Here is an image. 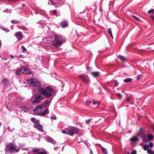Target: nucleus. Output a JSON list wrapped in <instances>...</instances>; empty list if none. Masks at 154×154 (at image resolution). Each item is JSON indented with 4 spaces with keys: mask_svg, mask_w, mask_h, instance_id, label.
<instances>
[{
    "mask_svg": "<svg viewBox=\"0 0 154 154\" xmlns=\"http://www.w3.org/2000/svg\"><path fill=\"white\" fill-rule=\"evenodd\" d=\"M38 90L40 94L47 98H52V99L54 97L55 90L51 86H48L44 88L40 87Z\"/></svg>",
    "mask_w": 154,
    "mask_h": 154,
    "instance_id": "1",
    "label": "nucleus"
},
{
    "mask_svg": "<svg viewBox=\"0 0 154 154\" xmlns=\"http://www.w3.org/2000/svg\"><path fill=\"white\" fill-rule=\"evenodd\" d=\"M20 149V147L13 143H9L5 147L6 152L8 151L10 154L18 152Z\"/></svg>",
    "mask_w": 154,
    "mask_h": 154,
    "instance_id": "2",
    "label": "nucleus"
},
{
    "mask_svg": "<svg viewBox=\"0 0 154 154\" xmlns=\"http://www.w3.org/2000/svg\"><path fill=\"white\" fill-rule=\"evenodd\" d=\"M79 131V129L75 127L69 126L62 130V132L63 134H65L73 136L75 134H77Z\"/></svg>",
    "mask_w": 154,
    "mask_h": 154,
    "instance_id": "3",
    "label": "nucleus"
},
{
    "mask_svg": "<svg viewBox=\"0 0 154 154\" xmlns=\"http://www.w3.org/2000/svg\"><path fill=\"white\" fill-rule=\"evenodd\" d=\"M54 38L55 40L53 44L57 48L63 45L66 41L65 38L61 36L55 35Z\"/></svg>",
    "mask_w": 154,
    "mask_h": 154,
    "instance_id": "4",
    "label": "nucleus"
},
{
    "mask_svg": "<svg viewBox=\"0 0 154 154\" xmlns=\"http://www.w3.org/2000/svg\"><path fill=\"white\" fill-rule=\"evenodd\" d=\"M31 86L33 87H38L41 85V82L38 79H31L27 80Z\"/></svg>",
    "mask_w": 154,
    "mask_h": 154,
    "instance_id": "5",
    "label": "nucleus"
},
{
    "mask_svg": "<svg viewBox=\"0 0 154 154\" xmlns=\"http://www.w3.org/2000/svg\"><path fill=\"white\" fill-rule=\"evenodd\" d=\"M146 132V131L143 130L141 128H140L139 132L137 134V135L141 137L144 142H148V140Z\"/></svg>",
    "mask_w": 154,
    "mask_h": 154,
    "instance_id": "6",
    "label": "nucleus"
},
{
    "mask_svg": "<svg viewBox=\"0 0 154 154\" xmlns=\"http://www.w3.org/2000/svg\"><path fill=\"white\" fill-rule=\"evenodd\" d=\"M34 98V99L31 100V102L33 104L40 103L41 101L43 100L44 97L40 94L35 95Z\"/></svg>",
    "mask_w": 154,
    "mask_h": 154,
    "instance_id": "7",
    "label": "nucleus"
},
{
    "mask_svg": "<svg viewBox=\"0 0 154 154\" xmlns=\"http://www.w3.org/2000/svg\"><path fill=\"white\" fill-rule=\"evenodd\" d=\"M20 71L21 73L23 74L30 75L32 72L29 69L28 67H26L25 66H22L20 68Z\"/></svg>",
    "mask_w": 154,
    "mask_h": 154,
    "instance_id": "8",
    "label": "nucleus"
},
{
    "mask_svg": "<svg viewBox=\"0 0 154 154\" xmlns=\"http://www.w3.org/2000/svg\"><path fill=\"white\" fill-rule=\"evenodd\" d=\"M43 108L41 105H38L34 109L33 111L37 115L40 116V114L42 113Z\"/></svg>",
    "mask_w": 154,
    "mask_h": 154,
    "instance_id": "9",
    "label": "nucleus"
},
{
    "mask_svg": "<svg viewBox=\"0 0 154 154\" xmlns=\"http://www.w3.org/2000/svg\"><path fill=\"white\" fill-rule=\"evenodd\" d=\"M79 77L81 78L83 82L86 83H88L89 82L90 80L87 75L82 74L79 75Z\"/></svg>",
    "mask_w": 154,
    "mask_h": 154,
    "instance_id": "10",
    "label": "nucleus"
},
{
    "mask_svg": "<svg viewBox=\"0 0 154 154\" xmlns=\"http://www.w3.org/2000/svg\"><path fill=\"white\" fill-rule=\"evenodd\" d=\"M35 128H37L38 130L41 132L43 131V126L39 123L35 124L34 125Z\"/></svg>",
    "mask_w": 154,
    "mask_h": 154,
    "instance_id": "11",
    "label": "nucleus"
},
{
    "mask_svg": "<svg viewBox=\"0 0 154 154\" xmlns=\"http://www.w3.org/2000/svg\"><path fill=\"white\" fill-rule=\"evenodd\" d=\"M2 82L3 84L6 87H8L10 85L8 80L5 78L2 81Z\"/></svg>",
    "mask_w": 154,
    "mask_h": 154,
    "instance_id": "12",
    "label": "nucleus"
},
{
    "mask_svg": "<svg viewBox=\"0 0 154 154\" xmlns=\"http://www.w3.org/2000/svg\"><path fill=\"white\" fill-rule=\"evenodd\" d=\"M17 38L20 40H21L22 38V34L21 32H18L15 33Z\"/></svg>",
    "mask_w": 154,
    "mask_h": 154,
    "instance_id": "13",
    "label": "nucleus"
},
{
    "mask_svg": "<svg viewBox=\"0 0 154 154\" xmlns=\"http://www.w3.org/2000/svg\"><path fill=\"white\" fill-rule=\"evenodd\" d=\"M46 140L54 144V145L56 143L55 141L52 138L50 137L49 136H47Z\"/></svg>",
    "mask_w": 154,
    "mask_h": 154,
    "instance_id": "14",
    "label": "nucleus"
},
{
    "mask_svg": "<svg viewBox=\"0 0 154 154\" xmlns=\"http://www.w3.org/2000/svg\"><path fill=\"white\" fill-rule=\"evenodd\" d=\"M51 100V99L50 100H47L41 105L43 108L45 107L48 105H49L50 104Z\"/></svg>",
    "mask_w": 154,
    "mask_h": 154,
    "instance_id": "15",
    "label": "nucleus"
},
{
    "mask_svg": "<svg viewBox=\"0 0 154 154\" xmlns=\"http://www.w3.org/2000/svg\"><path fill=\"white\" fill-rule=\"evenodd\" d=\"M49 2H48V4L50 5H53L55 7V8H57L60 5L58 4L57 2L56 3H54L53 1L52 0H48Z\"/></svg>",
    "mask_w": 154,
    "mask_h": 154,
    "instance_id": "16",
    "label": "nucleus"
},
{
    "mask_svg": "<svg viewBox=\"0 0 154 154\" xmlns=\"http://www.w3.org/2000/svg\"><path fill=\"white\" fill-rule=\"evenodd\" d=\"M49 112V111L48 108H46L45 109L44 111L43 112H42L41 114H40V116H44L48 114Z\"/></svg>",
    "mask_w": 154,
    "mask_h": 154,
    "instance_id": "17",
    "label": "nucleus"
},
{
    "mask_svg": "<svg viewBox=\"0 0 154 154\" xmlns=\"http://www.w3.org/2000/svg\"><path fill=\"white\" fill-rule=\"evenodd\" d=\"M31 121L33 123L36 124L39 123V120L38 119H36L35 118H32L31 119Z\"/></svg>",
    "mask_w": 154,
    "mask_h": 154,
    "instance_id": "18",
    "label": "nucleus"
},
{
    "mask_svg": "<svg viewBox=\"0 0 154 154\" xmlns=\"http://www.w3.org/2000/svg\"><path fill=\"white\" fill-rule=\"evenodd\" d=\"M67 26V22L65 20H64L61 22V26L63 28H65Z\"/></svg>",
    "mask_w": 154,
    "mask_h": 154,
    "instance_id": "19",
    "label": "nucleus"
},
{
    "mask_svg": "<svg viewBox=\"0 0 154 154\" xmlns=\"http://www.w3.org/2000/svg\"><path fill=\"white\" fill-rule=\"evenodd\" d=\"M91 74L94 77H96L98 76L100 73L98 72H93L91 73Z\"/></svg>",
    "mask_w": 154,
    "mask_h": 154,
    "instance_id": "20",
    "label": "nucleus"
},
{
    "mask_svg": "<svg viewBox=\"0 0 154 154\" xmlns=\"http://www.w3.org/2000/svg\"><path fill=\"white\" fill-rule=\"evenodd\" d=\"M119 58L122 61L125 62L127 61V60L125 57L121 55H119L118 56Z\"/></svg>",
    "mask_w": 154,
    "mask_h": 154,
    "instance_id": "21",
    "label": "nucleus"
},
{
    "mask_svg": "<svg viewBox=\"0 0 154 154\" xmlns=\"http://www.w3.org/2000/svg\"><path fill=\"white\" fill-rule=\"evenodd\" d=\"M153 137L152 134L148 135L147 136V139L148 140V141H151L153 139Z\"/></svg>",
    "mask_w": 154,
    "mask_h": 154,
    "instance_id": "22",
    "label": "nucleus"
},
{
    "mask_svg": "<svg viewBox=\"0 0 154 154\" xmlns=\"http://www.w3.org/2000/svg\"><path fill=\"white\" fill-rule=\"evenodd\" d=\"M21 71L20 68L19 69H17L15 71V73L16 75H19L21 74Z\"/></svg>",
    "mask_w": 154,
    "mask_h": 154,
    "instance_id": "23",
    "label": "nucleus"
},
{
    "mask_svg": "<svg viewBox=\"0 0 154 154\" xmlns=\"http://www.w3.org/2000/svg\"><path fill=\"white\" fill-rule=\"evenodd\" d=\"M101 147L103 154H108V153L105 148L102 146Z\"/></svg>",
    "mask_w": 154,
    "mask_h": 154,
    "instance_id": "24",
    "label": "nucleus"
},
{
    "mask_svg": "<svg viewBox=\"0 0 154 154\" xmlns=\"http://www.w3.org/2000/svg\"><path fill=\"white\" fill-rule=\"evenodd\" d=\"M130 140L132 141L136 142L138 140V139L135 137H134L131 138Z\"/></svg>",
    "mask_w": 154,
    "mask_h": 154,
    "instance_id": "25",
    "label": "nucleus"
},
{
    "mask_svg": "<svg viewBox=\"0 0 154 154\" xmlns=\"http://www.w3.org/2000/svg\"><path fill=\"white\" fill-rule=\"evenodd\" d=\"M131 81L132 79L130 78H127L126 79H125L124 80V81L125 83L130 82Z\"/></svg>",
    "mask_w": 154,
    "mask_h": 154,
    "instance_id": "26",
    "label": "nucleus"
},
{
    "mask_svg": "<svg viewBox=\"0 0 154 154\" xmlns=\"http://www.w3.org/2000/svg\"><path fill=\"white\" fill-rule=\"evenodd\" d=\"M107 30L111 37L113 39V36L112 32L111 29V28H109L107 29Z\"/></svg>",
    "mask_w": 154,
    "mask_h": 154,
    "instance_id": "27",
    "label": "nucleus"
},
{
    "mask_svg": "<svg viewBox=\"0 0 154 154\" xmlns=\"http://www.w3.org/2000/svg\"><path fill=\"white\" fill-rule=\"evenodd\" d=\"M92 103L94 105H96L97 103L98 105L100 104V102H98L97 100L95 99H94L93 100Z\"/></svg>",
    "mask_w": 154,
    "mask_h": 154,
    "instance_id": "28",
    "label": "nucleus"
},
{
    "mask_svg": "<svg viewBox=\"0 0 154 154\" xmlns=\"http://www.w3.org/2000/svg\"><path fill=\"white\" fill-rule=\"evenodd\" d=\"M11 22L13 24H17L19 23H20V21L17 20H11Z\"/></svg>",
    "mask_w": 154,
    "mask_h": 154,
    "instance_id": "29",
    "label": "nucleus"
},
{
    "mask_svg": "<svg viewBox=\"0 0 154 154\" xmlns=\"http://www.w3.org/2000/svg\"><path fill=\"white\" fill-rule=\"evenodd\" d=\"M22 108L27 110H29L31 109V107L29 106H22Z\"/></svg>",
    "mask_w": 154,
    "mask_h": 154,
    "instance_id": "30",
    "label": "nucleus"
},
{
    "mask_svg": "<svg viewBox=\"0 0 154 154\" xmlns=\"http://www.w3.org/2000/svg\"><path fill=\"white\" fill-rule=\"evenodd\" d=\"M149 148V145L147 144V145H145L143 147V149L144 150H147L148 149V148Z\"/></svg>",
    "mask_w": 154,
    "mask_h": 154,
    "instance_id": "31",
    "label": "nucleus"
},
{
    "mask_svg": "<svg viewBox=\"0 0 154 154\" xmlns=\"http://www.w3.org/2000/svg\"><path fill=\"white\" fill-rule=\"evenodd\" d=\"M114 82L115 83V84L114 85V86L116 87L118 85L119 83L117 82V81L116 80H115L114 81Z\"/></svg>",
    "mask_w": 154,
    "mask_h": 154,
    "instance_id": "32",
    "label": "nucleus"
},
{
    "mask_svg": "<svg viewBox=\"0 0 154 154\" xmlns=\"http://www.w3.org/2000/svg\"><path fill=\"white\" fill-rule=\"evenodd\" d=\"M116 95L118 97L120 98H121L122 96V95L119 93L116 94Z\"/></svg>",
    "mask_w": 154,
    "mask_h": 154,
    "instance_id": "33",
    "label": "nucleus"
},
{
    "mask_svg": "<svg viewBox=\"0 0 154 154\" xmlns=\"http://www.w3.org/2000/svg\"><path fill=\"white\" fill-rule=\"evenodd\" d=\"M154 12V9H151V10H149V11L148 12V13L149 14H150Z\"/></svg>",
    "mask_w": 154,
    "mask_h": 154,
    "instance_id": "34",
    "label": "nucleus"
},
{
    "mask_svg": "<svg viewBox=\"0 0 154 154\" xmlns=\"http://www.w3.org/2000/svg\"><path fill=\"white\" fill-rule=\"evenodd\" d=\"M152 152L153 151L150 149H148L147 150V152L149 154H151Z\"/></svg>",
    "mask_w": 154,
    "mask_h": 154,
    "instance_id": "35",
    "label": "nucleus"
},
{
    "mask_svg": "<svg viewBox=\"0 0 154 154\" xmlns=\"http://www.w3.org/2000/svg\"><path fill=\"white\" fill-rule=\"evenodd\" d=\"M37 154H47V153L44 151H42L38 152Z\"/></svg>",
    "mask_w": 154,
    "mask_h": 154,
    "instance_id": "36",
    "label": "nucleus"
},
{
    "mask_svg": "<svg viewBox=\"0 0 154 154\" xmlns=\"http://www.w3.org/2000/svg\"><path fill=\"white\" fill-rule=\"evenodd\" d=\"M3 30L5 31L6 32H8L9 31V30L6 28H3L2 29Z\"/></svg>",
    "mask_w": 154,
    "mask_h": 154,
    "instance_id": "37",
    "label": "nucleus"
},
{
    "mask_svg": "<svg viewBox=\"0 0 154 154\" xmlns=\"http://www.w3.org/2000/svg\"><path fill=\"white\" fill-rule=\"evenodd\" d=\"M141 75H142L141 74L138 75L137 78V80H140Z\"/></svg>",
    "mask_w": 154,
    "mask_h": 154,
    "instance_id": "38",
    "label": "nucleus"
},
{
    "mask_svg": "<svg viewBox=\"0 0 154 154\" xmlns=\"http://www.w3.org/2000/svg\"><path fill=\"white\" fill-rule=\"evenodd\" d=\"M90 121H91V119H89L88 120H85V122L86 123L88 124L90 122Z\"/></svg>",
    "mask_w": 154,
    "mask_h": 154,
    "instance_id": "39",
    "label": "nucleus"
},
{
    "mask_svg": "<svg viewBox=\"0 0 154 154\" xmlns=\"http://www.w3.org/2000/svg\"><path fill=\"white\" fill-rule=\"evenodd\" d=\"M130 154H136V151L135 150L132 151Z\"/></svg>",
    "mask_w": 154,
    "mask_h": 154,
    "instance_id": "40",
    "label": "nucleus"
},
{
    "mask_svg": "<svg viewBox=\"0 0 154 154\" xmlns=\"http://www.w3.org/2000/svg\"><path fill=\"white\" fill-rule=\"evenodd\" d=\"M51 119H56V116H51Z\"/></svg>",
    "mask_w": 154,
    "mask_h": 154,
    "instance_id": "41",
    "label": "nucleus"
},
{
    "mask_svg": "<svg viewBox=\"0 0 154 154\" xmlns=\"http://www.w3.org/2000/svg\"><path fill=\"white\" fill-rule=\"evenodd\" d=\"M21 48H22V49L24 51H27V50L26 49V48L24 47L23 46H21Z\"/></svg>",
    "mask_w": 154,
    "mask_h": 154,
    "instance_id": "42",
    "label": "nucleus"
},
{
    "mask_svg": "<svg viewBox=\"0 0 154 154\" xmlns=\"http://www.w3.org/2000/svg\"><path fill=\"white\" fill-rule=\"evenodd\" d=\"M91 102V100H88L87 102V105H89Z\"/></svg>",
    "mask_w": 154,
    "mask_h": 154,
    "instance_id": "43",
    "label": "nucleus"
},
{
    "mask_svg": "<svg viewBox=\"0 0 154 154\" xmlns=\"http://www.w3.org/2000/svg\"><path fill=\"white\" fill-rule=\"evenodd\" d=\"M149 146H150L151 148H152L153 146V144L152 142L149 143Z\"/></svg>",
    "mask_w": 154,
    "mask_h": 154,
    "instance_id": "44",
    "label": "nucleus"
},
{
    "mask_svg": "<svg viewBox=\"0 0 154 154\" xmlns=\"http://www.w3.org/2000/svg\"><path fill=\"white\" fill-rule=\"evenodd\" d=\"M38 151V149H34L32 150V151L33 152H37Z\"/></svg>",
    "mask_w": 154,
    "mask_h": 154,
    "instance_id": "45",
    "label": "nucleus"
},
{
    "mask_svg": "<svg viewBox=\"0 0 154 154\" xmlns=\"http://www.w3.org/2000/svg\"><path fill=\"white\" fill-rule=\"evenodd\" d=\"M57 12L56 10H53V11L52 13L54 15H55L57 13Z\"/></svg>",
    "mask_w": 154,
    "mask_h": 154,
    "instance_id": "46",
    "label": "nucleus"
},
{
    "mask_svg": "<svg viewBox=\"0 0 154 154\" xmlns=\"http://www.w3.org/2000/svg\"><path fill=\"white\" fill-rule=\"evenodd\" d=\"M132 16L137 20H139V19L137 17L134 15H132Z\"/></svg>",
    "mask_w": 154,
    "mask_h": 154,
    "instance_id": "47",
    "label": "nucleus"
},
{
    "mask_svg": "<svg viewBox=\"0 0 154 154\" xmlns=\"http://www.w3.org/2000/svg\"><path fill=\"white\" fill-rule=\"evenodd\" d=\"M150 17H151L152 19L154 21V16H153L152 15H151L150 16Z\"/></svg>",
    "mask_w": 154,
    "mask_h": 154,
    "instance_id": "48",
    "label": "nucleus"
},
{
    "mask_svg": "<svg viewBox=\"0 0 154 154\" xmlns=\"http://www.w3.org/2000/svg\"><path fill=\"white\" fill-rule=\"evenodd\" d=\"M126 101L128 102H129L130 101V99L129 98H127L126 99Z\"/></svg>",
    "mask_w": 154,
    "mask_h": 154,
    "instance_id": "49",
    "label": "nucleus"
},
{
    "mask_svg": "<svg viewBox=\"0 0 154 154\" xmlns=\"http://www.w3.org/2000/svg\"><path fill=\"white\" fill-rule=\"evenodd\" d=\"M124 154H129V151H127Z\"/></svg>",
    "mask_w": 154,
    "mask_h": 154,
    "instance_id": "50",
    "label": "nucleus"
},
{
    "mask_svg": "<svg viewBox=\"0 0 154 154\" xmlns=\"http://www.w3.org/2000/svg\"><path fill=\"white\" fill-rule=\"evenodd\" d=\"M8 9H6L4 11H3V12H8Z\"/></svg>",
    "mask_w": 154,
    "mask_h": 154,
    "instance_id": "51",
    "label": "nucleus"
},
{
    "mask_svg": "<svg viewBox=\"0 0 154 154\" xmlns=\"http://www.w3.org/2000/svg\"><path fill=\"white\" fill-rule=\"evenodd\" d=\"M10 57L12 58H13L14 57V56L12 55H10Z\"/></svg>",
    "mask_w": 154,
    "mask_h": 154,
    "instance_id": "52",
    "label": "nucleus"
},
{
    "mask_svg": "<svg viewBox=\"0 0 154 154\" xmlns=\"http://www.w3.org/2000/svg\"><path fill=\"white\" fill-rule=\"evenodd\" d=\"M90 153H91V154H93V152L91 151Z\"/></svg>",
    "mask_w": 154,
    "mask_h": 154,
    "instance_id": "53",
    "label": "nucleus"
},
{
    "mask_svg": "<svg viewBox=\"0 0 154 154\" xmlns=\"http://www.w3.org/2000/svg\"><path fill=\"white\" fill-rule=\"evenodd\" d=\"M153 130L154 131V125L153 127Z\"/></svg>",
    "mask_w": 154,
    "mask_h": 154,
    "instance_id": "54",
    "label": "nucleus"
},
{
    "mask_svg": "<svg viewBox=\"0 0 154 154\" xmlns=\"http://www.w3.org/2000/svg\"><path fill=\"white\" fill-rule=\"evenodd\" d=\"M59 15H56V16H59Z\"/></svg>",
    "mask_w": 154,
    "mask_h": 154,
    "instance_id": "55",
    "label": "nucleus"
}]
</instances>
